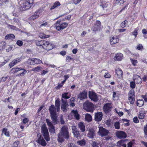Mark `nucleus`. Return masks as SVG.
Here are the masks:
<instances>
[{
  "instance_id": "38",
  "label": "nucleus",
  "mask_w": 147,
  "mask_h": 147,
  "mask_svg": "<svg viewBox=\"0 0 147 147\" xmlns=\"http://www.w3.org/2000/svg\"><path fill=\"white\" fill-rule=\"evenodd\" d=\"M6 43L4 42H1L0 43V50H2L5 47Z\"/></svg>"
},
{
  "instance_id": "51",
  "label": "nucleus",
  "mask_w": 147,
  "mask_h": 147,
  "mask_svg": "<svg viewBox=\"0 0 147 147\" xmlns=\"http://www.w3.org/2000/svg\"><path fill=\"white\" fill-rule=\"evenodd\" d=\"M137 48L138 50H143V48L142 45L139 44L137 46Z\"/></svg>"
},
{
  "instance_id": "5",
  "label": "nucleus",
  "mask_w": 147,
  "mask_h": 147,
  "mask_svg": "<svg viewBox=\"0 0 147 147\" xmlns=\"http://www.w3.org/2000/svg\"><path fill=\"white\" fill-rule=\"evenodd\" d=\"M98 134L101 137H103L108 135L109 131L108 130L102 127H99Z\"/></svg>"
},
{
  "instance_id": "32",
  "label": "nucleus",
  "mask_w": 147,
  "mask_h": 147,
  "mask_svg": "<svg viewBox=\"0 0 147 147\" xmlns=\"http://www.w3.org/2000/svg\"><path fill=\"white\" fill-rule=\"evenodd\" d=\"M74 115V116L76 119L78 120L79 119V115L76 111L73 110L72 111Z\"/></svg>"
},
{
  "instance_id": "49",
  "label": "nucleus",
  "mask_w": 147,
  "mask_h": 147,
  "mask_svg": "<svg viewBox=\"0 0 147 147\" xmlns=\"http://www.w3.org/2000/svg\"><path fill=\"white\" fill-rule=\"evenodd\" d=\"M9 76H7L5 77H2L1 79H0V82H3L5 81L8 78Z\"/></svg>"
},
{
  "instance_id": "57",
  "label": "nucleus",
  "mask_w": 147,
  "mask_h": 147,
  "mask_svg": "<svg viewBox=\"0 0 147 147\" xmlns=\"http://www.w3.org/2000/svg\"><path fill=\"white\" fill-rule=\"evenodd\" d=\"M144 131L145 134L147 135V124L144 127Z\"/></svg>"
},
{
  "instance_id": "40",
  "label": "nucleus",
  "mask_w": 147,
  "mask_h": 147,
  "mask_svg": "<svg viewBox=\"0 0 147 147\" xmlns=\"http://www.w3.org/2000/svg\"><path fill=\"white\" fill-rule=\"evenodd\" d=\"M8 28L11 29L15 30H18V28H17L16 26L10 25H9L8 26Z\"/></svg>"
},
{
  "instance_id": "16",
  "label": "nucleus",
  "mask_w": 147,
  "mask_h": 147,
  "mask_svg": "<svg viewBox=\"0 0 147 147\" xmlns=\"http://www.w3.org/2000/svg\"><path fill=\"white\" fill-rule=\"evenodd\" d=\"M78 97V98H80L81 100L85 99L87 97V92L85 90L80 92Z\"/></svg>"
},
{
  "instance_id": "55",
  "label": "nucleus",
  "mask_w": 147,
  "mask_h": 147,
  "mask_svg": "<svg viewBox=\"0 0 147 147\" xmlns=\"http://www.w3.org/2000/svg\"><path fill=\"white\" fill-rule=\"evenodd\" d=\"M57 26L56 27V29L58 30L59 31L61 30H62L61 29V27H60V25L58 23H57L56 24Z\"/></svg>"
},
{
  "instance_id": "8",
  "label": "nucleus",
  "mask_w": 147,
  "mask_h": 147,
  "mask_svg": "<svg viewBox=\"0 0 147 147\" xmlns=\"http://www.w3.org/2000/svg\"><path fill=\"white\" fill-rule=\"evenodd\" d=\"M33 0H27V1L23 4V8L25 10L29 9L33 5Z\"/></svg>"
},
{
  "instance_id": "37",
  "label": "nucleus",
  "mask_w": 147,
  "mask_h": 147,
  "mask_svg": "<svg viewBox=\"0 0 147 147\" xmlns=\"http://www.w3.org/2000/svg\"><path fill=\"white\" fill-rule=\"evenodd\" d=\"M114 126L116 129H119L120 127V123L119 122H116L114 123Z\"/></svg>"
},
{
  "instance_id": "28",
  "label": "nucleus",
  "mask_w": 147,
  "mask_h": 147,
  "mask_svg": "<svg viewBox=\"0 0 147 147\" xmlns=\"http://www.w3.org/2000/svg\"><path fill=\"white\" fill-rule=\"evenodd\" d=\"M144 104V101L142 99L138 100L136 103L137 105L140 107L143 105Z\"/></svg>"
},
{
  "instance_id": "41",
  "label": "nucleus",
  "mask_w": 147,
  "mask_h": 147,
  "mask_svg": "<svg viewBox=\"0 0 147 147\" xmlns=\"http://www.w3.org/2000/svg\"><path fill=\"white\" fill-rule=\"evenodd\" d=\"M62 30L65 28L67 26V23H63L61 24H59Z\"/></svg>"
},
{
  "instance_id": "44",
  "label": "nucleus",
  "mask_w": 147,
  "mask_h": 147,
  "mask_svg": "<svg viewBox=\"0 0 147 147\" xmlns=\"http://www.w3.org/2000/svg\"><path fill=\"white\" fill-rule=\"evenodd\" d=\"M127 22V21L126 20L123 21L121 24V27L122 28L125 27L126 26V24Z\"/></svg>"
},
{
  "instance_id": "4",
  "label": "nucleus",
  "mask_w": 147,
  "mask_h": 147,
  "mask_svg": "<svg viewBox=\"0 0 147 147\" xmlns=\"http://www.w3.org/2000/svg\"><path fill=\"white\" fill-rule=\"evenodd\" d=\"M83 108L87 111L93 112L94 105L91 102L86 101L83 104Z\"/></svg>"
},
{
  "instance_id": "3",
  "label": "nucleus",
  "mask_w": 147,
  "mask_h": 147,
  "mask_svg": "<svg viewBox=\"0 0 147 147\" xmlns=\"http://www.w3.org/2000/svg\"><path fill=\"white\" fill-rule=\"evenodd\" d=\"M41 131L44 136L45 139L47 141L50 140L49 137V133L48 129L45 124H44L41 127Z\"/></svg>"
},
{
  "instance_id": "36",
  "label": "nucleus",
  "mask_w": 147,
  "mask_h": 147,
  "mask_svg": "<svg viewBox=\"0 0 147 147\" xmlns=\"http://www.w3.org/2000/svg\"><path fill=\"white\" fill-rule=\"evenodd\" d=\"M19 143V141H15L13 143L12 145V147H20Z\"/></svg>"
},
{
  "instance_id": "53",
  "label": "nucleus",
  "mask_w": 147,
  "mask_h": 147,
  "mask_svg": "<svg viewBox=\"0 0 147 147\" xmlns=\"http://www.w3.org/2000/svg\"><path fill=\"white\" fill-rule=\"evenodd\" d=\"M15 61H13L9 64V66L10 68H11L16 65L15 62H14Z\"/></svg>"
},
{
  "instance_id": "54",
  "label": "nucleus",
  "mask_w": 147,
  "mask_h": 147,
  "mask_svg": "<svg viewBox=\"0 0 147 147\" xmlns=\"http://www.w3.org/2000/svg\"><path fill=\"white\" fill-rule=\"evenodd\" d=\"M72 129L73 133L78 131V130L75 126H72Z\"/></svg>"
},
{
  "instance_id": "42",
  "label": "nucleus",
  "mask_w": 147,
  "mask_h": 147,
  "mask_svg": "<svg viewBox=\"0 0 147 147\" xmlns=\"http://www.w3.org/2000/svg\"><path fill=\"white\" fill-rule=\"evenodd\" d=\"M130 59L132 65L134 66H135L136 65L137 63H138L137 60L134 59H132L131 58H130Z\"/></svg>"
},
{
  "instance_id": "59",
  "label": "nucleus",
  "mask_w": 147,
  "mask_h": 147,
  "mask_svg": "<svg viewBox=\"0 0 147 147\" xmlns=\"http://www.w3.org/2000/svg\"><path fill=\"white\" fill-rule=\"evenodd\" d=\"M99 27L98 26L94 24V28L93 29V31H97L98 29V28Z\"/></svg>"
},
{
  "instance_id": "39",
  "label": "nucleus",
  "mask_w": 147,
  "mask_h": 147,
  "mask_svg": "<svg viewBox=\"0 0 147 147\" xmlns=\"http://www.w3.org/2000/svg\"><path fill=\"white\" fill-rule=\"evenodd\" d=\"M127 140H121L118 142L117 143V145L119 146H121L123 145L124 144V142L125 141Z\"/></svg>"
},
{
  "instance_id": "50",
  "label": "nucleus",
  "mask_w": 147,
  "mask_h": 147,
  "mask_svg": "<svg viewBox=\"0 0 147 147\" xmlns=\"http://www.w3.org/2000/svg\"><path fill=\"white\" fill-rule=\"evenodd\" d=\"M42 12V9L40 8L38 9L35 12V14H38V16H39V14L41 13Z\"/></svg>"
},
{
  "instance_id": "60",
  "label": "nucleus",
  "mask_w": 147,
  "mask_h": 147,
  "mask_svg": "<svg viewBox=\"0 0 147 147\" xmlns=\"http://www.w3.org/2000/svg\"><path fill=\"white\" fill-rule=\"evenodd\" d=\"M75 137L78 138L80 136V133L78 131L73 133Z\"/></svg>"
},
{
  "instance_id": "58",
  "label": "nucleus",
  "mask_w": 147,
  "mask_h": 147,
  "mask_svg": "<svg viewBox=\"0 0 147 147\" xmlns=\"http://www.w3.org/2000/svg\"><path fill=\"white\" fill-rule=\"evenodd\" d=\"M104 77L106 78H109L111 77V75L109 73L107 72L106 73H105Z\"/></svg>"
},
{
  "instance_id": "13",
  "label": "nucleus",
  "mask_w": 147,
  "mask_h": 147,
  "mask_svg": "<svg viewBox=\"0 0 147 147\" xmlns=\"http://www.w3.org/2000/svg\"><path fill=\"white\" fill-rule=\"evenodd\" d=\"M116 136L120 139H124L127 137V134L125 133L123 131H118L116 133Z\"/></svg>"
},
{
  "instance_id": "30",
  "label": "nucleus",
  "mask_w": 147,
  "mask_h": 147,
  "mask_svg": "<svg viewBox=\"0 0 147 147\" xmlns=\"http://www.w3.org/2000/svg\"><path fill=\"white\" fill-rule=\"evenodd\" d=\"M42 69V67L40 66H37L33 68L31 71H36V72H39Z\"/></svg>"
},
{
  "instance_id": "27",
  "label": "nucleus",
  "mask_w": 147,
  "mask_h": 147,
  "mask_svg": "<svg viewBox=\"0 0 147 147\" xmlns=\"http://www.w3.org/2000/svg\"><path fill=\"white\" fill-rule=\"evenodd\" d=\"M60 5V3L59 1H56L54 3L53 5L51 6L50 9V10H52Z\"/></svg>"
},
{
  "instance_id": "1",
  "label": "nucleus",
  "mask_w": 147,
  "mask_h": 147,
  "mask_svg": "<svg viewBox=\"0 0 147 147\" xmlns=\"http://www.w3.org/2000/svg\"><path fill=\"white\" fill-rule=\"evenodd\" d=\"M69 138V132L68 130L67 127L64 125L61 128L60 132L58 134L57 140L59 142H62L64 140V139H68Z\"/></svg>"
},
{
  "instance_id": "56",
  "label": "nucleus",
  "mask_w": 147,
  "mask_h": 147,
  "mask_svg": "<svg viewBox=\"0 0 147 147\" xmlns=\"http://www.w3.org/2000/svg\"><path fill=\"white\" fill-rule=\"evenodd\" d=\"M133 120L134 122L135 123H138L139 122V121L136 117H134L133 119Z\"/></svg>"
},
{
  "instance_id": "31",
  "label": "nucleus",
  "mask_w": 147,
  "mask_h": 147,
  "mask_svg": "<svg viewBox=\"0 0 147 147\" xmlns=\"http://www.w3.org/2000/svg\"><path fill=\"white\" fill-rule=\"evenodd\" d=\"M85 119L88 122L92 120V117L89 114H86L85 115Z\"/></svg>"
},
{
  "instance_id": "19",
  "label": "nucleus",
  "mask_w": 147,
  "mask_h": 147,
  "mask_svg": "<svg viewBox=\"0 0 147 147\" xmlns=\"http://www.w3.org/2000/svg\"><path fill=\"white\" fill-rule=\"evenodd\" d=\"M134 80L137 84H140L142 82V79L140 77L137 75H135L133 76Z\"/></svg>"
},
{
  "instance_id": "35",
  "label": "nucleus",
  "mask_w": 147,
  "mask_h": 147,
  "mask_svg": "<svg viewBox=\"0 0 147 147\" xmlns=\"http://www.w3.org/2000/svg\"><path fill=\"white\" fill-rule=\"evenodd\" d=\"M68 93L66 92L65 93L62 94V98L65 99H67L70 97V96H68Z\"/></svg>"
},
{
  "instance_id": "63",
  "label": "nucleus",
  "mask_w": 147,
  "mask_h": 147,
  "mask_svg": "<svg viewBox=\"0 0 147 147\" xmlns=\"http://www.w3.org/2000/svg\"><path fill=\"white\" fill-rule=\"evenodd\" d=\"M13 61H15L14 62H15V64H16V63L19 62L20 61V58H18L16 59Z\"/></svg>"
},
{
  "instance_id": "24",
  "label": "nucleus",
  "mask_w": 147,
  "mask_h": 147,
  "mask_svg": "<svg viewBox=\"0 0 147 147\" xmlns=\"http://www.w3.org/2000/svg\"><path fill=\"white\" fill-rule=\"evenodd\" d=\"M55 106L56 107L57 112H59L60 110V101L59 99H57L55 100Z\"/></svg>"
},
{
  "instance_id": "14",
  "label": "nucleus",
  "mask_w": 147,
  "mask_h": 147,
  "mask_svg": "<svg viewBox=\"0 0 147 147\" xmlns=\"http://www.w3.org/2000/svg\"><path fill=\"white\" fill-rule=\"evenodd\" d=\"M103 116V114L102 112H98L95 113L94 120L98 122L102 120Z\"/></svg>"
},
{
  "instance_id": "61",
  "label": "nucleus",
  "mask_w": 147,
  "mask_h": 147,
  "mask_svg": "<svg viewBox=\"0 0 147 147\" xmlns=\"http://www.w3.org/2000/svg\"><path fill=\"white\" fill-rule=\"evenodd\" d=\"M81 0H73V3L77 5L80 3Z\"/></svg>"
},
{
  "instance_id": "25",
  "label": "nucleus",
  "mask_w": 147,
  "mask_h": 147,
  "mask_svg": "<svg viewBox=\"0 0 147 147\" xmlns=\"http://www.w3.org/2000/svg\"><path fill=\"white\" fill-rule=\"evenodd\" d=\"M15 38V36L13 34H7L5 37V39L6 40H12Z\"/></svg>"
},
{
  "instance_id": "7",
  "label": "nucleus",
  "mask_w": 147,
  "mask_h": 147,
  "mask_svg": "<svg viewBox=\"0 0 147 147\" xmlns=\"http://www.w3.org/2000/svg\"><path fill=\"white\" fill-rule=\"evenodd\" d=\"M47 125L49 127V131L50 133H54L55 132V129L53 125V123L49 119H46V120Z\"/></svg>"
},
{
  "instance_id": "22",
  "label": "nucleus",
  "mask_w": 147,
  "mask_h": 147,
  "mask_svg": "<svg viewBox=\"0 0 147 147\" xmlns=\"http://www.w3.org/2000/svg\"><path fill=\"white\" fill-rule=\"evenodd\" d=\"M116 73L117 74L118 77L121 79L122 78L123 75V72L119 68H118L116 70Z\"/></svg>"
},
{
  "instance_id": "10",
  "label": "nucleus",
  "mask_w": 147,
  "mask_h": 147,
  "mask_svg": "<svg viewBox=\"0 0 147 147\" xmlns=\"http://www.w3.org/2000/svg\"><path fill=\"white\" fill-rule=\"evenodd\" d=\"M61 100L62 103L61 105V109L63 112H66L68 109V107L69 106L67 100H64L63 99Z\"/></svg>"
},
{
  "instance_id": "33",
  "label": "nucleus",
  "mask_w": 147,
  "mask_h": 147,
  "mask_svg": "<svg viewBox=\"0 0 147 147\" xmlns=\"http://www.w3.org/2000/svg\"><path fill=\"white\" fill-rule=\"evenodd\" d=\"M77 143L80 146H83L85 145L86 144V142L85 140H81L78 141L77 142Z\"/></svg>"
},
{
  "instance_id": "26",
  "label": "nucleus",
  "mask_w": 147,
  "mask_h": 147,
  "mask_svg": "<svg viewBox=\"0 0 147 147\" xmlns=\"http://www.w3.org/2000/svg\"><path fill=\"white\" fill-rule=\"evenodd\" d=\"M31 61L34 62L35 64H39L42 63L41 60L38 59L34 58L31 59Z\"/></svg>"
},
{
  "instance_id": "46",
  "label": "nucleus",
  "mask_w": 147,
  "mask_h": 147,
  "mask_svg": "<svg viewBox=\"0 0 147 147\" xmlns=\"http://www.w3.org/2000/svg\"><path fill=\"white\" fill-rule=\"evenodd\" d=\"M138 29L137 28H136L132 32V35L134 36L135 38H136V36L138 34L137 31H138Z\"/></svg>"
},
{
  "instance_id": "62",
  "label": "nucleus",
  "mask_w": 147,
  "mask_h": 147,
  "mask_svg": "<svg viewBox=\"0 0 147 147\" xmlns=\"http://www.w3.org/2000/svg\"><path fill=\"white\" fill-rule=\"evenodd\" d=\"M124 1V0H117L116 3H119V4H121L123 3Z\"/></svg>"
},
{
  "instance_id": "34",
  "label": "nucleus",
  "mask_w": 147,
  "mask_h": 147,
  "mask_svg": "<svg viewBox=\"0 0 147 147\" xmlns=\"http://www.w3.org/2000/svg\"><path fill=\"white\" fill-rule=\"evenodd\" d=\"M44 40H41L40 41H36V44L37 45L42 46V45L44 43Z\"/></svg>"
},
{
  "instance_id": "9",
  "label": "nucleus",
  "mask_w": 147,
  "mask_h": 147,
  "mask_svg": "<svg viewBox=\"0 0 147 147\" xmlns=\"http://www.w3.org/2000/svg\"><path fill=\"white\" fill-rule=\"evenodd\" d=\"M89 98L95 102H97L98 99L96 94L92 91H89L88 94Z\"/></svg>"
},
{
  "instance_id": "29",
  "label": "nucleus",
  "mask_w": 147,
  "mask_h": 147,
  "mask_svg": "<svg viewBox=\"0 0 147 147\" xmlns=\"http://www.w3.org/2000/svg\"><path fill=\"white\" fill-rule=\"evenodd\" d=\"M2 135L4 134L7 137L9 136V132L7 131V129L6 128L3 129L2 130Z\"/></svg>"
},
{
  "instance_id": "2",
  "label": "nucleus",
  "mask_w": 147,
  "mask_h": 147,
  "mask_svg": "<svg viewBox=\"0 0 147 147\" xmlns=\"http://www.w3.org/2000/svg\"><path fill=\"white\" fill-rule=\"evenodd\" d=\"M57 109L53 105H51L49 108L50 117L53 124L54 125L57 123L58 120L57 119L58 115L57 113Z\"/></svg>"
},
{
  "instance_id": "11",
  "label": "nucleus",
  "mask_w": 147,
  "mask_h": 147,
  "mask_svg": "<svg viewBox=\"0 0 147 147\" xmlns=\"http://www.w3.org/2000/svg\"><path fill=\"white\" fill-rule=\"evenodd\" d=\"M128 100L131 104L133 105L135 101V95L134 92L130 91L128 94Z\"/></svg>"
},
{
  "instance_id": "52",
  "label": "nucleus",
  "mask_w": 147,
  "mask_h": 147,
  "mask_svg": "<svg viewBox=\"0 0 147 147\" xmlns=\"http://www.w3.org/2000/svg\"><path fill=\"white\" fill-rule=\"evenodd\" d=\"M16 44L18 45L21 46L23 45V42L21 40H18L17 41Z\"/></svg>"
},
{
  "instance_id": "21",
  "label": "nucleus",
  "mask_w": 147,
  "mask_h": 147,
  "mask_svg": "<svg viewBox=\"0 0 147 147\" xmlns=\"http://www.w3.org/2000/svg\"><path fill=\"white\" fill-rule=\"evenodd\" d=\"M119 41V40L117 38L113 37H111L110 38V42L111 45L117 43Z\"/></svg>"
},
{
  "instance_id": "15",
  "label": "nucleus",
  "mask_w": 147,
  "mask_h": 147,
  "mask_svg": "<svg viewBox=\"0 0 147 147\" xmlns=\"http://www.w3.org/2000/svg\"><path fill=\"white\" fill-rule=\"evenodd\" d=\"M87 135L88 137L91 139L94 138L96 136L95 131L92 129H89Z\"/></svg>"
},
{
  "instance_id": "6",
  "label": "nucleus",
  "mask_w": 147,
  "mask_h": 147,
  "mask_svg": "<svg viewBox=\"0 0 147 147\" xmlns=\"http://www.w3.org/2000/svg\"><path fill=\"white\" fill-rule=\"evenodd\" d=\"M21 70H22L23 71L22 73L18 74L17 76H23L27 72V71L24 69L21 68H14L12 69L11 71H12V73H15Z\"/></svg>"
},
{
  "instance_id": "18",
  "label": "nucleus",
  "mask_w": 147,
  "mask_h": 147,
  "mask_svg": "<svg viewBox=\"0 0 147 147\" xmlns=\"http://www.w3.org/2000/svg\"><path fill=\"white\" fill-rule=\"evenodd\" d=\"M40 137L38 138L37 142L43 146H45L47 145V143L41 135H39Z\"/></svg>"
},
{
  "instance_id": "12",
  "label": "nucleus",
  "mask_w": 147,
  "mask_h": 147,
  "mask_svg": "<svg viewBox=\"0 0 147 147\" xmlns=\"http://www.w3.org/2000/svg\"><path fill=\"white\" fill-rule=\"evenodd\" d=\"M44 43L42 45V47L47 50H50L53 49L52 45L50 43L49 41L44 40Z\"/></svg>"
},
{
  "instance_id": "20",
  "label": "nucleus",
  "mask_w": 147,
  "mask_h": 147,
  "mask_svg": "<svg viewBox=\"0 0 147 147\" xmlns=\"http://www.w3.org/2000/svg\"><path fill=\"white\" fill-rule=\"evenodd\" d=\"M123 58V55L120 53H118L115 54L114 57V59L118 61H121Z\"/></svg>"
},
{
  "instance_id": "45",
  "label": "nucleus",
  "mask_w": 147,
  "mask_h": 147,
  "mask_svg": "<svg viewBox=\"0 0 147 147\" xmlns=\"http://www.w3.org/2000/svg\"><path fill=\"white\" fill-rule=\"evenodd\" d=\"M39 36L41 38H46L49 37V35H46L45 34L42 33L40 34Z\"/></svg>"
},
{
  "instance_id": "48",
  "label": "nucleus",
  "mask_w": 147,
  "mask_h": 147,
  "mask_svg": "<svg viewBox=\"0 0 147 147\" xmlns=\"http://www.w3.org/2000/svg\"><path fill=\"white\" fill-rule=\"evenodd\" d=\"M38 17L39 16L38 14H35V13L33 15L30 17V19L34 20L38 18Z\"/></svg>"
},
{
  "instance_id": "17",
  "label": "nucleus",
  "mask_w": 147,
  "mask_h": 147,
  "mask_svg": "<svg viewBox=\"0 0 147 147\" xmlns=\"http://www.w3.org/2000/svg\"><path fill=\"white\" fill-rule=\"evenodd\" d=\"M111 109V107L109 103L105 104L103 107V109L105 113L110 111Z\"/></svg>"
},
{
  "instance_id": "64",
  "label": "nucleus",
  "mask_w": 147,
  "mask_h": 147,
  "mask_svg": "<svg viewBox=\"0 0 147 147\" xmlns=\"http://www.w3.org/2000/svg\"><path fill=\"white\" fill-rule=\"evenodd\" d=\"M48 72V71L46 70H43L41 72V75L42 76L44 75Z\"/></svg>"
},
{
  "instance_id": "43",
  "label": "nucleus",
  "mask_w": 147,
  "mask_h": 147,
  "mask_svg": "<svg viewBox=\"0 0 147 147\" xmlns=\"http://www.w3.org/2000/svg\"><path fill=\"white\" fill-rule=\"evenodd\" d=\"M144 114L143 113H140L138 115V117L140 119H143L144 117Z\"/></svg>"
},
{
  "instance_id": "47",
  "label": "nucleus",
  "mask_w": 147,
  "mask_h": 147,
  "mask_svg": "<svg viewBox=\"0 0 147 147\" xmlns=\"http://www.w3.org/2000/svg\"><path fill=\"white\" fill-rule=\"evenodd\" d=\"M135 82L134 81L131 82L130 83V86L132 88H134L136 86Z\"/></svg>"
},
{
  "instance_id": "23",
  "label": "nucleus",
  "mask_w": 147,
  "mask_h": 147,
  "mask_svg": "<svg viewBox=\"0 0 147 147\" xmlns=\"http://www.w3.org/2000/svg\"><path fill=\"white\" fill-rule=\"evenodd\" d=\"M78 126L82 132H84L85 131V126L83 123L80 122L78 124Z\"/></svg>"
}]
</instances>
